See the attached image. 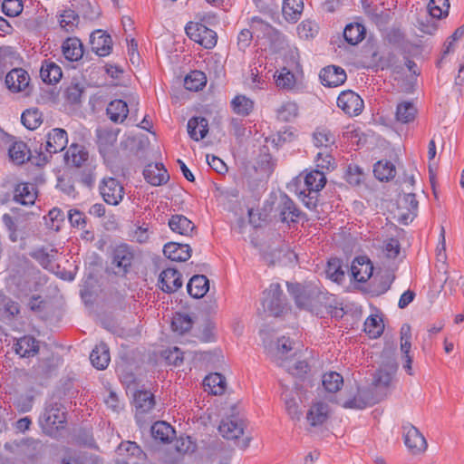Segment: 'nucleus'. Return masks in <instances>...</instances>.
I'll list each match as a JSON object with an SVG mask.
<instances>
[{
    "label": "nucleus",
    "instance_id": "f257e3e1",
    "mask_svg": "<svg viewBox=\"0 0 464 464\" xmlns=\"http://www.w3.org/2000/svg\"><path fill=\"white\" fill-rule=\"evenodd\" d=\"M287 288L298 308L320 316L332 311L333 296L322 291L316 284L303 285L287 283Z\"/></svg>",
    "mask_w": 464,
    "mask_h": 464
},
{
    "label": "nucleus",
    "instance_id": "f03ea898",
    "mask_svg": "<svg viewBox=\"0 0 464 464\" xmlns=\"http://www.w3.org/2000/svg\"><path fill=\"white\" fill-rule=\"evenodd\" d=\"M336 402L345 409L363 410L369 405L377 403L370 389L361 388L356 382L347 386L338 396Z\"/></svg>",
    "mask_w": 464,
    "mask_h": 464
},
{
    "label": "nucleus",
    "instance_id": "7ed1b4c3",
    "mask_svg": "<svg viewBox=\"0 0 464 464\" xmlns=\"http://www.w3.org/2000/svg\"><path fill=\"white\" fill-rule=\"evenodd\" d=\"M398 369L395 360H390L382 364L373 374L372 389L377 402L382 400L391 387L392 377Z\"/></svg>",
    "mask_w": 464,
    "mask_h": 464
},
{
    "label": "nucleus",
    "instance_id": "20e7f679",
    "mask_svg": "<svg viewBox=\"0 0 464 464\" xmlns=\"http://www.w3.org/2000/svg\"><path fill=\"white\" fill-rule=\"evenodd\" d=\"M65 422L66 413L58 403L48 405L39 419L44 432L53 438H55L59 430L64 428Z\"/></svg>",
    "mask_w": 464,
    "mask_h": 464
},
{
    "label": "nucleus",
    "instance_id": "39448f33",
    "mask_svg": "<svg viewBox=\"0 0 464 464\" xmlns=\"http://www.w3.org/2000/svg\"><path fill=\"white\" fill-rule=\"evenodd\" d=\"M245 422L237 417L223 419L218 426V431L223 438L231 440H237V447L246 450L251 441V437L246 436L242 440L238 439L244 434Z\"/></svg>",
    "mask_w": 464,
    "mask_h": 464
},
{
    "label": "nucleus",
    "instance_id": "423d86ee",
    "mask_svg": "<svg viewBox=\"0 0 464 464\" xmlns=\"http://www.w3.org/2000/svg\"><path fill=\"white\" fill-rule=\"evenodd\" d=\"M263 295L262 309L264 314L271 316H279L286 309V303L278 283L271 284L264 291Z\"/></svg>",
    "mask_w": 464,
    "mask_h": 464
},
{
    "label": "nucleus",
    "instance_id": "0eeeda50",
    "mask_svg": "<svg viewBox=\"0 0 464 464\" xmlns=\"http://www.w3.org/2000/svg\"><path fill=\"white\" fill-rule=\"evenodd\" d=\"M185 31L190 40L198 43L205 49H212L217 44V33L201 23L189 22L186 25Z\"/></svg>",
    "mask_w": 464,
    "mask_h": 464
},
{
    "label": "nucleus",
    "instance_id": "6e6552de",
    "mask_svg": "<svg viewBox=\"0 0 464 464\" xmlns=\"http://www.w3.org/2000/svg\"><path fill=\"white\" fill-rule=\"evenodd\" d=\"M111 266L115 275H126L134 259V252L127 244L116 246L111 254Z\"/></svg>",
    "mask_w": 464,
    "mask_h": 464
},
{
    "label": "nucleus",
    "instance_id": "1a4fd4ad",
    "mask_svg": "<svg viewBox=\"0 0 464 464\" xmlns=\"http://www.w3.org/2000/svg\"><path fill=\"white\" fill-rule=\"evenodd\" d=\"M295 343L289 337H278L275 343H271L267 347L268 355L279 366H286L294 350Z\"/></svg>",
    "mask_w": 464,
    "mask_h": 464
},
{
    "label": "nucleus",
    "instance_id": "9d476101",
    "mask_svg": "<svg viewBox=\"0 0 464 464\" xmlns=\"http://www.w3.org/2000/svg\"><path fill=\"white\" fill-rule=\"evenodd\" d=\"M404 443L409 451L413 455L422 454L428 448L427 440L422 433L412 424L402 427Z\"/></svg>",
    "mask_w": 464,
    "mask_h": 464
},
{
    "label": "nucleus",
    "instance_id": "9b49d317",
    "mask_svg": "<svg viewBox=\"0 0 464 464\" xmlns=\"http://www.w3.org/2000/svg\"><path fill=\"white\" fill-rule=\"evenodd\" d=\"M99 188L104 201L110 205L117 206L123 198V186L114 178H104Z\"/></svg>",
    "mask_w": 464,
    "mask_h": 464
},
{
    "label": "nucleus",
    "instance_id": "f8f14e48",
    "mask_svg": "<svg viewBox=\"0 0 464 464\" xmlns=\"http://www.w3.org/2000/svg\"><path fill=\"white\" fill-rule=\"evenodd\" d=\"M30 76L23 68L11 70L5 77L6 87L13 92H24L30 93Z\"/></svg>",
    "mask_w": 464,
    "mask_h": 464
},
{
    "label": "nucleus",
    "instance_id": "ddd939ff",
    "mask_svg": "<svg viewBox=\"0 0 464 464\" xmlns=\"http://www.w3.org/2000/svg\"><path fill=\"white\" fill-rule=\"evenodd\" d=\"M337 105L348 115H358L364 107L362 99L351 90L344 91L339 95Z\"/></svg>",
    "mask_w": 464,
    "mask_h": 464
},
{
    "label": "nucleus",
    "instance_id": "4468645a",
    "mask_svg": "<svg viewBox=\"0 0 464 464\" xmlns=\"http://www.w3.org/2000/svg\"><path fill=\"white\" fill-rule=\"evenodd\" d=\"M330 416L329 405L325 402H315L311 405L306 413V422L309 427L307 430L312 431V429L323 426Z\"/></svg>",
    "mask_w": 464,
    "mask_h": 464
},
{
    "label": "nucleus",
    "instance_id": "2eb2a0df",
    "mask_svg": "<svg viewBox=\"0 0 464 464\" xmlns=\"http://www.w3.org/2000/svg\"><path fill=\"white\" fill-rule=\"evenodd\" d=\"M119 131V129L109 127L98 128L96 130L97 145L102 157H106L112 151Z\"/></svg>",
    "mask_w": 464,
    "mask_h": 464
},
{
    "label": "nucleus",
    "instance_id": "dca6fc26",
    "mask_svg": "<svg viewBox=\"0 0 464 464\" xmlns=\"http://www.w3.org/2000/svg\"><path fill=\"white\" fill-rule=\"evenodd\" d=\"M182 284L181 275L176 269L167 268L160 274L158 285L165 293H175L182 286Z\"/></svg>",
    "mask_w": 464,
    "mask_h": 464
},
{
    "label": "nucleus",
    "instance_id": "f3484780",
    "mask_svg": "<svg viewBox=\"0 0 464 464\" xmlns=\"http://www.w3.org/2000/svg\"><path fill=\"white\" fill-rule=\"evenodd\" d=\"M92 50L99 56H107L112 50V40L105 31L96 30L90 36Z\"/></svg>",
    "mask_w": 464,
    "mask_h": 464
},
{
    "label": "nucleus",
    "instance_id": "a211bd4d",
    "mask_svg": "<svg viewBox=\"0 0 464 464\" xmlns=\"http://www.w3.org/2000/svg\"><path fill=\"white\" fill-rule=\"evenodd\" d=\"M143 176L152 186H160L169 179V175L161 163L147 165L143 170Z\"/></svg>",
    "mask_w": 464,
    "mask_h": 464
},
{
    "label": "nucleus",
    "instance_id": "6ab92c4d",
    "mask_svg": "<svg viewBox=\"0 0 464 464\" xmlns=\"http://www.w3.org/2000/svg\"><path fill=\"white\" fill-rule=\"evenodd\" d=\"M320 79L324 86L336 87L343 84L346 80L345 71L338 66H327L320 72Z\"/></svg>",
    "mask_w": 464,
    "mask_h": 464
},
{
    "label": "nucleus",
    "instance_id": "aec40b11",
    "mask_svg": "<svg viewBox=\"0 0 464 464\" xmlns=\"http://www.w3.org/2000/svg\"><path fill=\"white\" fill-rule=\"evenodd\" d=\"M68 143L67 132L63 129H53L47 134L45 150L48 153L53 154L65 149Z\"/></svg>",
    "mask_w": 464,
    "mask_h": 464
},
{
    "label": "nucleus",
    "instance_id": "412c9836",
    "mask_svg": "<svg viewBox=\"0 0 464 464\" xmlns=\"http://www.w3.org/2000/svg\"><path fill=\"white\" fill-rule=\"evenodd\" d=\"M419 203L413 193H408L404 196L399 208L401 212L399 214V220L402 224L411 222L417 215Z\"/></svg>",
    "mask_w": 464,
    "mask_h": 464
},
{
    "label": "nucleus",
    "instance_id": "4be33fe9",
    "mask_svg": "<svg viewBox=\"0 0 464 464\" xmlns=\"http://www.w3.org/2000/svg\"><path fill=\"white\" fill-rule=\"evenodd\" d=\"M362 6L368 18L378 26L385 25L389 23L390 13L382 7L373 5L368 0H362Z\"/></svg>",
    "mask_w": 464,
    "mask_h": 464
},
{
    "label": "nucleus",
    "instance_id": "5701e85b",
    "mask_svg": "<svg viewBox=\"0 0 464 464\" xmlns=\"http://www.w3.org/2000/svg\"><path fill=\"white\" fill-rule=\"evenodd\" d=\"M373 266L364 256L357 257L351 266L353 278L360 283L366 282L372 275Z\"/></svg>",
    "mask_w": 464,
    "mask_h": 464
},
{
    "label": "nucleus",
    "instance_id": "b1692460",
    "mask_svg": "<svg viewBox=\"0 0 464 464\" xmlns=\"http://www.w3.org/2000/svg\"><path fill=\"white\" fill-rule=\"evenodd\" d=\"M191 247L188 244L175 242L167 243L164 246L163 253L169 259L184 262L191 256Z\"/></svg>",
    "mask_w": 464,
    "mask_h": 464
},
{
    "label": "nucleus",
    "instance_id": "393cba45",
    "mask_svg": "<svg viewBox=\"0 0 464 464\" xmlns=\"http://www.w3.org/2000/svg\"><path fill=\"white\" fill-rule=\"evenodd\" d=\"M36 188L32 183H20L14 188V200L22 205H33L36 199Z\"/></svg>",
    "mask_w": 464,
    "mask_h": 464
},
{
    "label": "nucleus",
    "instance_id": "a878e982",
    "mask_svg": "<svg viewBox=\"0 0 464 464\" xmlns=\"http://www.w3.org/2000/svg\"><path fill=\"white\" fill-rule=\"evenodd\" d=\"M188 133L196 140H203L208 132V121L204 117H192L188 121Z\"/></svg>",
    "mask_w": 464,
    "mask_h": 464
},
{
    "label": "nucleus",
    "instance_id": "bb28decb",
    "mask_svg": "<svg viewBox=\"0 0 464 464\" xmlns=\"http://www.w3.org/2000/svg\"><path fill=\"white\" fill-rule=\"evenodd\" d=\"M279 217L282 222H295L301 212L286 195L281 197L278 206Z\"/></svg>",
    "mask_w": 464,
    "mask_h": 464
},
{
    "label": "nucleus",
    "instance_id": "cd10ccee",
    "mask_svg": "<svg viewBox=\"0 0 464 464\" xmlns=\"http://www.w3.org/2000/svg\"><path fill=\"white\" fill-rule=\"evenodd\" d=\"M63 54L68 61L80 60L83 55V47L80 39L76 37L67 38L62 45Z\"/></svg>",
    "mask_w": 464,
    "mask_h": 464
},
{
    "label": "nucleus",
    "instance_id": "c85d7f7f",
    "mask_svg": "<svg viewBox=\"0 0 464 464\" xmlns=\"http://www.w3.org/2000/svg\"><path fill=\"white\" fill-rule=\"evenodd\" d=\"M169 228L182 236H192L196 229L195 225L183 215H174L169 220Z\"/></svg>",
    "mask_w": 464,
    "mask_h": 464
},
{
    "label": "nucleus",
    "instance_id": "c756f323",
    "mask_svg": "<svg viewBox=\"0 0 464 464\" xmlns=\"http://www.w3.org/2000/svg\"><path fill=\"white\" fill-rule=\"evenodd\" d=\"M14 351L21 357H32L38 353V341L32 336H24L14 343Z\"/></svg>",
    "mask_w": 464,
    "mask_h": 464
},
{
    "label": "nucleus",
    "instance_id": "7c9ffc66",
    "mask_svg": "<svg viewBox=\"0 0 464 464\" xmlns=\"http://www.w3.org/2000/svg\"><path fill=\"white\" fill-rule=\"evenodd\" d=\"M187 289L192 297L201 298L209 289V281L206 276H193L188 283Z\"/></svg>",
    "mask_w": 464,
    "mask_h": 464
},
{
    "label": "nucleus",
    "instance_id": "2f4dec72",
    "mask_svg": "<svg viewBox=\"0 0 464 464\" xmlns=\"http://www.w3.org/2000/svg\"><path fill=\"white\" fill-rule=\"evenodd\" d=\"M92 364L98 370H104L111 360L110 351L107 344L101 343L96 345L90 355Z\"/></svg>",
    "mask_w": 464,
    "mask_h": 464
},
{
    "label": "nucleus",
    "instance_id": "473e14b6",
    "mask_svg": "<svg viewBox=\"0 0 464 464\" xmlns=\"http://www.w3.org/2000/svg\"><path fill=\"white\" fill-rule=\"evenodd\" d=\"M326 183L325 174L323 170L314 169L306 174L304 178L305 190L311 194H317Z\"/></svg>",
    "mask_w": 464,
    "mask_h": 464
},
{
    "label": "nucleus",
    "instance_id": "72a5a7b5",
    "mask_svg": "<svg viewBox=\"0 0 464 464\" xmlns=\"http://www.w3.org/2000/svg\"><path fill=\"white\" fill-rule=\"evenodd\" d=\"M109 119L115 122H122L128 116V104L122 100L111 101L106 109Z\"/></svg>",
    "mask_w": 464,
    "mask_h": 464
},
{
    "label": "nucleus",
    "instance_id": "f704fd0d",
    "mask_svg": "<svg viewBox=\"0 0 464 464\" xmlns=\"http://www.w3.org/2000/svg\"><path fill=\"white\" fill-rule=\"evenodd\" d=\"M304 10V0H284L282 12L288 22H297Z\"/></svg>",
    "mask_w": 464,
    "mask_h": 464
},
{
    "label": "nucleus",
    "instance_id": "c9c22d12",
    "mask_svg": "<svg viewBox=\"0 0 464 464\" xmlns=\"http://www.w3.org/2000/svg\"><path fill=\"white\" fill-rule=\"evenodd\" d=\"M89 154L85 148L79 144H72L65 154L67 163L72 162L75 167H82L88 160Z\"/></svg>",
    "mask_w": 464,
    "mask_h": 464
},
{
    "label": "nucleus",
    "instance_id": "e433bc0d",
    "mask_svg": "<svg viewBox=\"0 0 464 464\" xmlns=\"http://www.w3.org/2000/svg\"><path fill=\"white\" fill-rule=\"evenodd\" d=\"M8 153L15 164H23L31 157V151L24 141H14L9 148Z\"/></svg>",
    "mask_w": 464,
    "mask_h": 464
},
{
    "label": "nucleus",
    "instance_id": "4c0bfd02",
    "mask_svg": "<svg viewBox=\"0 0 464 464\" xmlns=\"http://www.w3.org/2000/svg\"><path fill=\"white\" fill-rule=\"evenodd\" d=\"M205 391L214 395H221L225 392L226 380L220 373L215 372L208 375L204 379Z\"/></svg>",
    "mask_w": 464,
    "mask_h": 464
},
{
    "label": "nucleus",
    "instance_id": "58836bf2",
    "mask_svg": "<svg viewBox=\"0 0 464 464\" xmlns=\"http://www.w3.org/2000/svg\"><path fill=\"white\" fill-rule=\"evenodd\" d=\"M365 34L366 30L362 24H349L344 28L343 37L348 44L356 45L364 39Z\"/></svg>",
    "mask_w": 464,
    "mask_h": 464
},
{
    "label": "nucleus",
    "instance_id": "ea45409f",
    "mask_svg": "<svg viewBox=\"0 0 464 464\" xmlns=\"http://www.w3.org/2000/svg\"><path fill=\"white\" fill-rule=\"evenodd\" d=\"M40 75L46 83H56L60 81L63 72L59 65L53 62H45L41 68Z\"/></svg>",
    "mask_w": 464,
    "mask_h": 464
},
{
    "label": "nucleus",
    "instance_id": "a19ab883",
    "mask_svg": "<svg viewBox=\"0 0 464 464\" xmlns=\"http://www.w3.org/2000/svg\"><path fill=\"white\" fill-rule=\"evenodd\" d=\"M134 404L137 412L146 413L154 407V396L150 392L140 391L134 395Z\"/></svg>",
    "mask_w": 464,
    "mask_h": 464
},
{
    "label": "nucleus",
    "instance_id": "79ce46f5",
    "mask_svg": "<svg viewBox=\"0 0 464 464\" xmlns=\"http://www.w3.org/2000/svg\"><path fill=\"white\" fill-rule=\"evenodd\" d=\"M314 143L318 148H324L323 150H328L335 144V136L328 129L319 127L314 132Z\"/></svg>",
    "mask_w": 464,
    "mask_h": 464
},
{
    "label": "nucleus",
    "instance_id": "37998d69",
    "mask_svg": "<svg viewBox=\"0 0 464 464\" xmlns=\"http://www.w3.org/2000/svg\"><path fill=\"white\" fill-rule=\"evenodd\" d=\"M151 434L155 440L167 442L173 438L175 430L169 423L157 421L151 427Z\"/></svg>",
    "mask_w": 464,
    "mask_h": 464
},
{
    "label": "nucleus",
    "instance_id": "c03bdc74",
    "mask_svg": "<svg viewBox=\"0 0 464 464\" xmlns=\"http://www.w3.org/2000/svg\"><path fill=\"white\" fill-rule=\"evenodd\" d=\"M417 114V109L412 102H402L397 105L396 120L401 123L412 121Z\"/></svg>",
    "mask_w": 464,
    "mask_h": 464
},
{
    "label": "nucleus",
    "instance_id": "a18cd8bd",
    "mask_svg": "<svg viewBox=\"0 0 464 464\" xmlns=\"http://www.w3.org/2000/svg\"><path fill=\"white\" fill-rule=\"evenodd\" d=\"M373 173L376 179L381 181H388L395 177V166L390 161H378L373 168Z\"/></svg>",
    "mask_w": 464,
    "mask_h": 464
},
{
    "label": "nucleus",
    "instance_id": "49530a36",
    "mask_svg": "<svg viewBox=\"0 0 464 464\" xmlns=\"http://www.w3.org/2000/svg\"><path fill=\"white\" fill-rule=\"evenodd\" d=\"M207 83V77L201 71H192L184 79V86L189 91L201 90Z\"/></svg>",
    "mask_w": 464,
    "mask_h": 464
},
{
    "label": "nucleus",
    "instance_id": "de8ad7c7",
    "mask_svg": "<svg viewBox=\"0 0 464 464\" xmlns=\"http://www.w3.org/2000/svg\"><path fill=\"white\" fill-rule=\"evenodd\" d=\"M234 111L242 116H247L254 108V102L244 95L236 96L231 102Z\"/></svg>",
    "mask_w": 464,
    "mask_h": 464
},
{
    "label": "nucleus",
    "instance_id": "09e8293b",
    "mask_svg": "<svg viewBox=\"0 0 464 464\" xmlns=\"http://www.w3.org/2000/svg\"><path fill=\"white\" fill-rule=\"evenodd\" d=\"M323 386L329 392H336L343 383V379L336 372H326L323 375Z\"/></svg>",
    "mask_w": 464,
    "mask_h": 464
},
{
    "label": "nucleus",
    "instance_id": "8fccbe9b",
    "mask_svg": "<svg viewBox=\"0 0 464 464\" xmlns=\"http://www.w3.org/2000/svg\"><path fill=\"white\" fill-rule=\"evenodd\" d=\"M384 329V324L382 323V318L378 316H369L364 323V332L371 337V338H377L379 337Z\"/></svg>",
    "mask_w": 464,
    "mask_h": 464
},
{
    "label": "nucleus",
    "instance_id": "3c124183",
    "mask_svg": "<svg viewBox=\"0 0 464 464\" xmlns=\"http://www.w3.org/2000/svg\"><path fill=\"white\" fill-rule=\"evenodd\" d=\"M325 273L334 282L341 283L344 278V270L342 267L341 260L338 258L330 259Z\"/></svg>",
    "mask_w": 464,
    "mask_h": 464
},
{
    "label": "nucleus",
    "instance_id": "603ef678",
    "mask_svg": "<svg viewBox=\"0 0 464 464\" xmlns=\"http://www.w3.org/2000/svg\"><path fill=\"white\" fill-rule=\"evenodd\" d=\"M316 169L330 171L335 168V160L334 157L327 151V150H322L319 151L315 158Z\"/></svg>",
    "mask_w": 464,
    "mask_h": 464
},
{
    "label": "nucleus",
    "instance_id": "864d4df0",
    "mask_svg": "<svg viewBox=\"0 0 464 464\" xmlns=\"http://www.w3.org/2000/svg\"><path fill=\"white\" fill-rule=\"evenodd\" d=\"M22 123L29 130H35L42 123V114L37 109L26 110L21 116Z\"/></svg>",
    "mask_w": 464,
    "mask_h": 464
},
{
    "label": "nucleus",
    "instance_id": "5fc2aeb1",
    "mask_svg": "<svg viewBox=\"0 0 464 464\" xmlns=\"http://www.w3.org/2000/svg\"><path fill=\"white\" fill-rule=\"evenodd\" d=\"M171 327L173 331L184 334L191 329L192 320L188 314H176L172 318Z\"/></svg>",
    "mask_w": 464,
    "mask_h": 464
},
{
    "label": "nucleus",
    "instance_id": "6e6d98bb",
    "mask_svg": "<svg viewBox=\"0 0 464 464\" xmlns=\"http://www.w3.org/2000/svg\"><path fill=\"white\" fill-rule=\"evenodd\" d=\"M298 114V107L295 102H286L277 109V118L283 121H290Z\"/></svg>",
    "mask_w": 464,
    "mask_h": 464
},
{
    "label": "nucleus",
    "instance_id": "4d7b16f0",
    "mask_svg": "<svg viewBox=\"0 0 464 464\" xmlns=\"http://www.w3.org/2000/svg\"><path fill=\"white\" fill-rule=\"evenodd\" d=\"M427 8L432 17L441 18L448 14L450 3L449 0H430Z\"/></svg>",
    "mask_w": 464,
    "mask_h": 464
},
{
    "label": "nucleus",
    "instance_id": "13d9d810",
    "mask_svg": "<svg viewBox=\"0 0 464 464\" xmlns=\"http://www.w3.org/2000/svg\"><path fill=\"white\" fill-rule=\"evenodd\" d=\"M401 351L403 354V357L406 355H410V351L411 348V328L409 324H402L401 328Z\"/></svg>",
    "mask_w": 464,
    "mask_h": 464
},
{
    "label": "nucleus",
    "instance_id": "bf43d9fd",
    "mask_svg": "<svg viewBox=\"0 0 464 464\" xmlns=\"http://www.w3.org/2000/svg\"><path fill=\"white\" fill-rule=\"evenodd\" d=\"M2 11L7 16L15 17L23 11V2L22 0H4Z\"/></svg>",
    "mask_w": 464,
    "mask_h": 464
},
{
    "label": "nucleus",
    "instance_id": "052dcab7",
    "mask_svg": "<svg viewBox=\"0 0 464 464\" xmlns=\"http://www.w3.org/2000/svg\"><path fill=\"white\" fill-rule=\"evenodd\" d=\"M78 14L73 10H65L61 15L60 25L66 32H71L78 24Z\"/></svg>",
    "mask_w": 464,
    "mask_h": 464
},
{
    "label": "nucleus",
    "instance_id": "680f3d73",
    "mask_svg": "<svg viewBox=\"0 0 464 464\" xmlns=\"http://www.w3.org/2000/svg\"><path fill=\"white\" fill-rule=\"evenodd\" d=\"M364 179L363 170L357 165H349L346 170V180L349 184L357 186Z\"/></svg>",
    "mask_w": 464,
    "mask_h": 464
},
{
    "label": "nucleus",
    "instance_id": "e2e57ef3",
    "mask_svg": "<svg viewBox=\"0 0 464 464\" xmlns=\"http://www.w3.org/2000/svg\"><path fill=\"white\" fill-rule=\"evenodd\" d=\"M295 75L285 68L276 76V83L278 87L290 89L295 85Z\"/></svg>",
    "mask_w": 464,
    "mask_h": 464
},
{
    "label": "nucleus",
    "instance_id": "0e129e2a",
    "mask_svg": "<svg viewBox=\"0 0 464 464\" xmlns=\"http://www.w3.org/2000/svg\"><path fill=\"white\" fill-rule=\"evenodd\" d=\"M120 450H125L126 452L130 453V455L136 457L139 459H146V454L143 452V450L140 449V447L133 441H126L122 442L119 446Z\"/></svg>",
    "mask_w": 464,
    "mask_h": 464
},
{
    "label": "nucleus",
    "instance_id": "69168bd1",
    "mask_svg": "<svg viewBox=\"0 0 464 464\" xmlns=\"http://www.w3.org/2000/svg\"><path fill=\"white\" fill-rule=\"evenodd\" d=\"M286 371L295 376L302 377L308 371V363L305 361H297L294 364L286 362V366H283Z\"/></svg>",
    "mask_w": 464,
    "mask_h": 464
},
{
    "label": "nucleus",
    "instance_id": "338daca9",
    "mask_svg": "<svg viewBox=\"0 0 464 464\" xmlns=\"http://www.w3.org/2000/svg\"><path fill=\"white\" fill-rule=\"evenodd\" d=\"M95 166L88 165L85 167L80 174L81 182L88 187L92 188L95 182Z\"/></svg>",
    "mask_w": 464,
    "mask_h": 464
},
{
    "label": "nucleus",
    "instance_id": "774afa93",
    "mask_svg": "<svg viewBox=\"0 0 464 464\" xmlns=\"http://www.w3.org/2000/svg\"><path fill=\"white\" fill-rule=\"evenodd\" d=\"M82 92L83 90L79 84H72L67 87L65 91V97L69 102L76 103L80 102Z\"/></svg>",
    "mask_w": 464,
    "mask_h": 464
}]
</instances>
